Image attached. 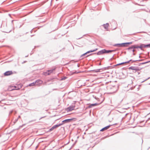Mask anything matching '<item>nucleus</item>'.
Here are the masks:
<instances>
[{"label":"nucleus","mask_w":150,"mask_h":150,"mask_svg":"<svg viewBox=\"0 0 150 150\" xmlns=\"http://www.w3.org/2000/svg\"><path fill=\"white\" fill-rule=\"evenodd\" d=\"M42 83V81L40 80H37L35 82L30 84L28 86H33L35 85L39 86Z\"/></svg>","instance_id":"f257e3e1"},{"label":"nucleus","mask_w":150,"mask_h":150,"mask_svg":"<svg viewBox=\"0 0 150 150\" xmlns=\"http://www.w3.org/2000/svg\"><path fill=\"white\" fill-rule=\"evenodd\" d=\"M112 51L111 50H103L98 52L97 53V54L98 55H100L104 53L111 52Z\"/></svg>","instance_id":"f03ea898"},{"label":"nucleus","mask_w":150,"mask_h":150,"mask_svg":"<svg viewBox=\"0 0 150 150\" xmlns=\"http://www.w3.org/2000/svg\"><path fill=\"white\" fill-rule=\"evenodd\" d=\"M150 46V44L148 45H144V44H142L139 46H134L133 47L134 48H139L142 49V48L143 47H149Z\"/></svg>","instance_id":"7ed1b4c3"},{"label":"nucleus","mask_w":150,"mask_h":150,"mask_svg":"<svg viewBox=\"0 0 150 150\" xmlns=\"http://www.w3.org/2000/svg\"><path fill=\"white\" fill-rule=\"evenodd\" d=\"M17 86H10L8 87V90L9 91H12L14 90H17Z\"/></svg>","instance_id":"20e7f679"},{"label":"nucleus","mask_w":150,"mask_h":150,"mask_svg":"<svg viewBox=\"0 0 150 150\" xmlns=\"http://www.w3.org/2000/svg\"><path fill=\"white\" fill-rule=\"evenodd\" d=\"M127 44V43H122L121 44H117L115 45V46L120 47H123L126 46V45Z\"/></svg>","instance_id":"39448f33"},{"label":"nucleus","mask_w":150,"mask_h":150,"mask_svg":"<svg viewBox=\"0 0 150 150\" xmlns=\"http://www.w3.org/2000/svg\"><path fill=\"white\" fill-rule=\"evenodd\" d=\"M13 74V72L12 71H8L5 72L4 74L5 76H7L11 75Z\"/></svg>","instance_id":"423d86ee"},{"label":"nucleus","mask_w":150,"mask_h":150,"mask_svg":"<svg viewBox=\"0 0 150 150\" xmlns=\"http://www.w3.org/2000/svg\"><path fill=\"white\" fill-rule=\"evenodd\" d=\"M129 69L135 71V72L140 70L138 68L134 67H131L129 68Z\"/></svg>","instance_id":"0eeeda50"},{"label":"nucleus","mask_w":150,"mask_h":150,"mask_svg":"<svg viewBox=\"0 0 150 150\" xmlns=\"http://www.w3.org/2000/svg\"><path fill=\"white\" fill-rule=\"evenodd\" d=\"M74 106H70L66 109L67 112H70L72 110H74Z\"/></svg>","instance_id":"6e6552de"},{"label":"nucleus","mask_w":150,"mask_h":150,"mask_svg":"<svg viewBox=\"0 0 150 150\" xmlns=\"http://www.w3.org/2000/svg\"><path fill=\"white\" fill-rule=\"evenodd\" d=\"M62 125V124H60L59 125H54V126H53L50 129V131H52V130L53 129H54L55 128H56L57 127H58L61 125Z\"/></svg>","instance_id":"1a4fd4ad"},{"label":"nucleus","mask_w":150,"mask_h":150,"mask_svg":"<svg viewBox=\"0 0 150 150\" xmlns=\"http://www.w3.org/2000/svg\"><path fill=\"white\" fill-rule=\"evenodd\" d=\"M75 119V118H72L70 119H66L62 121V122H68Z\"/></svg>","instance_id":"9d476101"},{"label":"nucleus","mask_w":150,"mask_h":150,"mask_svg":"<svg viewBox=\"0 0 150 150\" xmlns=\"http://www.w3.org/2000/svg\"><path fill=\"white\" fill-rule=\"evenodd\" d=\"M110 125H109L102 128L100 130V131L103 132L105 130L107 129L110 127Z\"/></svg>","instance_id":"9b49d317"},{"label":"nucleus","mask_w":150,"mask_h":150,"mask_svg":"<svg viewBox=\"0 0 150 150\" xmlns=\"http://www.w3.org/2000/svg\"><path fill=\"white\" fill-rule=\"evenodd\" d=\"M23 86V84L21 83L18 84L17 86H17V90H19Z\"/></svg>","instance_id":"f8f14e48"},{"label":"nucleus","mask_w":150,"mask_h":150,"mask_svg":"<svg viewBox=\"0 0 150 150\" xmlns=\"http://www.w3.org/2000/svg\"><path fill=\"white\" fill-rule=\"evenodd\" d=\"M109 26V24L108 23H107L105 24H104V25H103L104 28L106 29H108Z\"/></svg>","instance_id":"ddd939ff"},{"label":"nucleus","mask_w":150,"mask_h":150,"mask_svg":"<svg viewBox=\"0 0 150 150\" xmlns=\"http://www.w3.org/2000/svg\"><path fill=\"white\" fill-rule=\"evenodd\" d=\"M50 74V73H48V72H47V71L46 72H44L43 73V75L45 76H47V75H49Z\"/></svg>","instance_id":"4468645a"},{"label":"nucleus","mask_w":150,"mask_h":150,"mask_svg":"<svg viewBox=\"0 0 150 150\" xmlns=\"http://www.w3.org/2000/svg\"><path fill=\"white\" fill-rule=\"evenodd\" d=\"M97 50V49H96L95 50H92V51H89L88 52H87L86 53L84 54H83V55H84L85 54H86V53H89L90 52H94V51H96Z\"/></svg>","instance_id":"2eb2a0df"},{"label":"nucleus","mask_w":150,"mask_h":150,"mask_svg":"<svg viewBox=\"0 0 150 150\" xmlns=\"http://www.w3.org/2000/svg\"><path fill=\"white\" fill-rule=\"evenodd\" d=\"M54 70H55V69H54L53 70H48V71H47V72H48V73H50V74L51 73H52L53 72V71Z\"/></svg>","instance_id":"dca6fc26"},{"label":"nucleus","mask_w":150,"mask_h":150,"mask_svg":"<svg viewBox=\"0 0 150 150\" xmlns=\"http://www.w3.org/2000/svg\"><path fill=\"white\" fill-rule=\"evenodd\" d=\"M129 62H123V63H120V64H117L116 65H117H117H120L122 64H124V63H128Z\"/></svg>","instance_id":"f3484780"},{"label":"nucleus","mask_w":150,"mask_h":150,"mask_svg":"<svg viewBox=\"0 0 150 150\" xmlns=\"http://www.w3.org/2000/svg\"><path fill=\"white\" fill-rule=\"evenodd\" d=\"M98 104H97V103H95V104H91L90 105V106L91 107V106H95V105H97Z\"/></svg>","instance_id":"a211bd4d"},{"label":"nucleus","mask_w":150,"mask_h":150,"mask_svg":"<svg viewBox=\"0 0 150 150\" xmlns=\"http://www.w3.org/2000/svg\"><path fill=\"white\" fill-rule=\"evenodd\" d=\"M79 72H77V73H76V72H75L73 73V74H76V73H79Z\"/></svg>","instance_id":"6ab92c4d"},{"label":"nucleus","mask_w":150,"mask_h":150,"mask_svg":"<svg viewBox=\"0 0 150 150\" xmlns=\"http://www.w3.org/2000/svg\"><path fill=\"white\" fill-rule=\"evenodd\" d=\"M38 84H39V82H38Z\"/></svg>","instance_id":"aec40b11"},{"label":"nucleus","mask_w":150,"mask_h":150,"mask_svg":"<svg viewBox=\"0 0 150 150\" xmlns=\"http://www.w3.org/2000/svg\"><path fill=\"white\" fill-rule=\"evenodd\" d=\"M133 52H134V50H133Z\"/></svg>","instance_id":"412c9836"}]
</instances>
